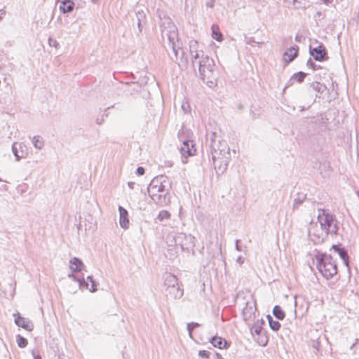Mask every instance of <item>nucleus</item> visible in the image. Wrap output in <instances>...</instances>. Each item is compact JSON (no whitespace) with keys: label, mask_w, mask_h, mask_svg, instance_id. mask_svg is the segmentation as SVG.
<instances>
[{"label":"nucleus","mask_w":359,"mask_h":359,"mask_svg":"<svg viewBox=\"0 0 359 359\" xmlns=\"http://www.w3.org/2000/svg\"><path fill=\"white\" fill-rule=\"evenodd\" d=\"M315 258L317 262V268L325 278L329 279L337 274V267L330 255L317 253Z\"/></svg>","instance_id":"nucleus-1"},{"label":"nucleus","mask_w":359,"mask_h":359,"mask_svg":"<svg viewBox=\"0 0 359 359\" xmlns=\"http://www.w3.org/2000/svg\"><path fill=\"white\" fill-rule=\"evenodd\" d=\"M168 184V180L163 177L154 178L148 187V192L151 198L154 200L159 198L161 194L165 191Z\"/></svg>","instance_id":"nucleus-2"},{"label":"nucleus","mask_w":359,"mask_h":359,"mask_svg":"<svg viewBox=\"0 0 359 359\" xmlns=\"http://www.w3.org/2000/svg\"><path fill=\"white\" fill-rule=\"evenodd\" d=\"M318 219L325 236L331 231L334 233L337 231V226L334 224V219L333 215L323 210L322 212L318 215Z\"/></svg>","instance_id":"nucleus-3"},{"label":"nucleus","mask_w":359,"mask_h":359,"mask_svg":"<svg viewBox=\"0 0 359 359\" xmlns=\"http://www.w3.org/2000/svg\"><path fill=\"white\" fill-rule=\"evenodd\" d=\"M262 324V322L258 319L255 323L250 325L252 326L251 332L259 345L265 346L268 342V337L266 334Z\"/></svg>","instance_id":"nucleus-4"},{"label":"nucleus","mask_w":359,"mask_h":359,"mask_svg":"<svg viewBox=\"0 0 359 359\" xmlns=\"http://www.w3.org/2000/svg\"><path fill=\"white\" fill-rule=\"evenodd\" d=\"M180 151L184 163H187V158L194 156L196 154L197 149L196 144L192 140H186L182 141V144L180 148Z\"/></svg>","instance_id":"nucleus-5"},{"label":"nucleus","mask_w":359,"mask_h":359,"mask_svg":"<svg viewBox=\"0 0 359 359\" xmlns=\"http://www.w3.org/2000/svg\"><path fill=\"white\" fill-rule=\"evenodd\" d=\"M243 318L244 320L248 324L252 325L255 323L257 320H258V313L255 306L254 305H248L243 308L242 312Z\"/></svg>","instance_id":"nucleus-6"},{"label":"nucleus","mask_w":359,"mask_h":359,"mask_svg":"<svg viewBox=\"0 0 359 359\" xmlns=\"http://www.w3.org/2000/svg\"><path fill=\"white\" fill-rule=\"evenodd\" d=\"M310 53L317 61L322 62L328 59L327 50L322 43L314 48L311 47Z\"/></svg>","instance_id":"nucleus-7"},{"label":"nucleus","mask_w":359,"mask_h":359,"mask_svg":"<svg viewBox=\"0 0 359 359\" xmlns=\"http://www.w3.org/2000/svg\"><path fill=\"white\" fill-rule=\"evenodd\" d=\"M13 316L15 317V323L18 326L29 332L33 330L34 325L29 320L22 317L19 313H15Z\"/></svg>","instance_id":"nucleus-8"},{"label":"nucleus","mask_w":359,"mask_h":359,"mask_svg":"<svg viewBox=\"0 0 359 359\" xmlns=\"http://www.w3.org/2000/svg\"><path fill=\"white\" fill-rule=\"evenodd\" d=\"M299 47L297 46H292L286 50L283 54V60L289 63L294 60L298 55Z\"/></svg>","instance_id":"nucleus-9"},{"label":"nucleus","mask_w":359,"mask_h":359,"mask_svg":"<svg viewBox=\"0 0 359 359\" xmlns=\"http://www.w3.org/2000/svg\"><path fill=\"white\" fill-rule=\"evenodd\" d=\"M119 210V223L122 228L128 229L129 226V219L128 211L121 206L118 208Z\"/></svg>","instance_id":"nucleus-10"},{"label":"nucleus","mask_w":359,"mask_h":359,"mask_svg":"<svg viewBox=\"0 0 359 359\" xmlns=\"http://www.w3.org/2000/svg\"><path fill=\"white\" fill-rule=\"evenodd\" d=\"M74 4L71 0H65L60 5V9L63 13H68L73 10Z\"/></svg>","instance_id":"nucleus-11"},{"label":"nucleus","mask_w":359,"mask_h":359,"mask_svg":"<svg viewBox=\"0 0 359 359\" xmlns=\"http://www.w3.org/2000/svg\"><path fill=\"white\" fill-rule=\"evenodd\" d=\"M211 343L215 347H217L220 349L226 348L227 345L226 341L220 337H213L211 340Z\"/></svg>","instance_id":"nucleus-12"},{"label":"nucleus","mask_w":359,"mask_h":359,"mask_svg":"<svg viewBox=\"0 0 359 359\" xmlns=\"http://www.w3.org/2000/svg\"><path fill=\"white\" fill-rule=\"evenodd\" d=\"M83 264L81 261L77 258H73L70 261V269L73 271H81L83 269Z\"/></svg>","instance_id":"nucleus-13"},{"label":"nucleus","mask_w":359,"mask_h":359,"mask_svg":"<svg viewBox=\"0 0 359 359\" xmlns=\"http://www.w3.org/2000/svg\"><path fill=\"white\" fill-rule=\"evenodd\" d=\"M212 29V37L219 42H221L223 39L222 34L221 33L219 28L217 25H213L211 27Z\"/></svg>","instance_id":"nucleus-14"},{"label":"nucleus","mask_w":359,"mask_h":359,"mask_svg":"<svg viewBox=\"0 0 359 359\" xmlns=\"http://www.w3.org/2000/svg\"><path fill=\"white\" fill-rule=\"evenodd\" d=\"M274 316L279 320H283L285 316V312L283 311L280 306H275L273 310Z\"/></svg>","instance_id":"nucleus-15"},{"label":"nucleus","mask_w":359,"mask_h":359,"mask_svg":"<svg viewBox=\"0 0 359 359\" xmlns=\"http://www.w3.org/2000/svg\"><path fill=\"white\" fill-rule=\"evenodd\" d=\"M267 318L270 327L274 331H278L280 327V323L277 320H274L270 316H268Z\"/></svg>","instance_id":"nucleus-16"},{"label":"nucleus","mask_w":359,"mask_h":359,"mask_svg":"<svg viewBox=\"0 0 359 359\" xmlns=\"http://www.w3.org/2000/svg\"><path fill=\"white\" fill-rule=\"evenodd\" d=\"M332 249H333L335 252H337L341 259L344 260L347 259V254L343 248H341L339 245H333Z\"/></svg>","instance_id":"nucleus-17"},{"label":"nucleus","mask_w":359,"mask_h":359,"mask_svg":"<svg viewBox=\"0 0 359 359\" xmlns=\"http://www.w3.org/2000/svg\"><path fill=\"white\" fill-rule=\"evenodd\" d=\"M16 341L20 348H25L28 344L27 340L20 334L17 335Z\"/></svg>","instance_id":"nucleus-18"},{"label":"nucleus","mask_w":359,"mask_h":359,"mask_svg":"<svg viewBox=\"0 0 359 359\" xmlns=\"http://www.w3.org/2000/svg\"><path fill=\"white\" fill-rule=\"evenodd\" d=\"M306 76V74H305L302 72H299L293 74L292 79L299 83H301L304 80Z\"/></svg>","instance_id":"nucleus-19"},{"label":"nucleus","mask_w":359,"mask_h":359,"mask_svg":"<svg viewBox=\"0 0 359 359\" xmlns=\"http://www.w3.org/2000/svg\"><path fill=\"white\" fill-rule=\"evenodd\" d=\"M33 143L36 148L41 149L43 146V141L39 136L34 137Z\"/></svg>","instance_id":"nucleus-20"},{"label":"nucleus","mask_w":359,"mask_h":359,"mask_svg":"<svg viewBox=\"0 0 359 359\" xmlns=\"http://www.w3.org/2000/svg\"><path fill=\"white\" fill-rule=\"evenodd\" d=\"M170 217V214L167 210L161 211L158 215V218L160 221H162L163 219H168Z\"/></svg>","instance_id":"nucleus-21"},{"label":"nucleus","mask_w":359,"mask_h":359,"mask_svg":"<svg viewBox=\"0 0 359 359\" xmlns=\"http://www.w3.org/2000/svg\"><path fill=\"white\" fill-rule=\"evenodd\" d=\"M199 355L202 358H208L210 353L208 351L203 350L199 352Z\"/></svg>","instance_id":"nucleus-22"},{"label":"nucleus","mask_w":359,"mask_h":359,"mask_svg":"<svg viewBox=\"0 0 359 359\" xmlns=\"http://www.w3.org/2000/svg\"><path fill=\"white\" fill-rule=\"evenodd\" d=\"M137 173L139 175H143L144 173V168L142 167H138L137 169Z\"/></svg>","instance_id":"nucleus-23"},{"label":"nucleus","mask_w":359,"mask_h":359,"mask_svg":"<svg viewBox=\"0 0 359 359\" xmlns=\"http://www.w3.org/2000/svg\"><path fill=\"white\" fill-rule=\"evenodd\" d=\"M32 354H33L34 359H41V357L39 354H37L35 353H33Z\"/></svg>","instance_id":"nucleus-24"},{"label":"nucleus","mask_w":359,"mask_h":359,"mask_svg":"<svg viewBox=\"0 0 359 359\" xmlns=\"http://www.w3.org/2000/svg\"><path fill=\"white\" fill-rule=\"evenodd\" d=\"M88 279H89V280H90V282L93 283L92 288H91V289H90V290L91 292H94V291H95V290H96V289H95V286H94V285H93V280H91V278H88Z\"/></svg>","instance_id":"nucleus-25"},{"label":"nucleus","mask_w":359,"mask_h":359,"mask_svg":"<svg viewBox=\"0 0 359 359\" xmlns=\"http://www.w3.org/2000/svg\"><path fill=\"white\" fill-rule=\"evenodd\" d=\"M194 326H195V325H194L193 323H192V324H189V325H188V327H189V330H190L191 329H193V328L194 327Z\"/></svg>","instance_id":"nucleus-26"},{"label":"nucleus","mask_w":359,"mask_h":359,"mask_svg":"<svg viewBox=\"0 0 359 359\" xmlns=\"http://www.w3.org/2000/svg\"><path fill=\"white\" fill-rule=\"evenodd\" d=\"M4 15V13L2 11H0V15Z\"/></svg>","instance_id":"nucleus-27"},{"label":"nucleus","mask_w":359,"mask_h":359,"mask_svg":"<svg viewBox=\"0 0 359 359\" xmlns=\"http://www.w3.org/2000/svg\"><path fill=\"white\" fill-rule=\"evenodd\" d=\"M217 358L218 359H220V355L219 354H217Z\"/></svg>","instance_id":"nucleus-28"}]
</instances>
